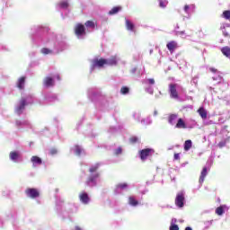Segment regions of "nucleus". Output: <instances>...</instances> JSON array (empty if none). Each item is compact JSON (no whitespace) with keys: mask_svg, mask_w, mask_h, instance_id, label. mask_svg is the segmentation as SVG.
I'll list each match as a JSON object with an SVG mask.
<instances>
[{"mask_svg":"<svg viewBox=\"0 0 230 230\" xmlns=\"http://www.w3.org/2000/svg\"><path fill=\"white\" fill-rule=\"evenodd\" d=\"M25 194L29 199H39L40 197V191H39V189L35 188H28L25 190Z\"/></svg>","mask_w":230,"mask_h":230,"instance_id":"obj_1","label":"nucleus"},{"mask_svg":"<svg viewBox=\"0 0 230 230\" xmlns=\"http://www.w3.org/2000/svg\"><path fill=\"white\" fill-rule=\"evenodd\" d=\"M26 105H28V102H27V101H26V98L22 97V98L19 101L18 106L15 108V112H16V114H18L19 116H21V114H22L24 109H26Z\"/></svg>","mask_w":230,"mask_h":230,"instance_id":"obj_2","label":"nucleus"},{"mask_svg":"<svg viewBox=\"0 0 230 230\" xmlns=\"http://www.w3.org/2000/svg\"><path fill=\"white\" fill-rule=\"evenodd\" d=\"M169 93L171 98L174 100H179V93L177 92V84H169Z\"/></svg>","mask_w":230,"mask_h":230,"instance_id":"obj_3","label":"nucleus"},{"mask_svg":"<svg viewBox=\"0 0 230 230\" xmlns=\"http://www.w3.org/2000/svg\"><path fill=\"white\" fill-rule=\"evenodd\" d=\"M184 193L179 192L175 198V206H177V208H184Z\"/></svg>","mask_w":230,"mask_h":230,"instance_id":"obj_4","label":"nucleus"},{"mask_svg":"<svg viewBox=\"0 0 230 230\" xmlns=\"http://www.w3.org/2000/svg\"><path fill=\"white\" fill-rule=\"evenodd\" d=\"M75 33L77 37H82V35H85V26L82 23H77L75 28Z\"/></svg>","mask_w":230,"mask_h":230,"instance_id":"obj_5","label":"nucleus"},{"mask_svg":"<svg viewBox=\"0 0 230 230\" xmlns=\"http://www.w3.org/2000/svg\"><path fill=\"white\" fill-rule=\"evenodd\" d=\"M79 200L83 204H89V202H91V198H89V194H87V192L83 191L79 194Z\"/></svg>","mask_w":230,"mask_h":230,"instance_id":"obj_6","label":"nucleus"},{"mask_svg":"<svg viewBox=\"0 0 230 230\" xmlns=\"http://www.w3.org/2000/svg\"><path fill=\"white\" fill-rule=\"evenodd\" d=\"M166 48L170 53H173V51L179 48V44L175 40H171L166 44Z\"/></svg>","mask_w":230,"mask_h":230,"instance_id":"obj_7","label":"nucleus"},{"mask_svg":"<svg viewBox=\"0 0 230 230\" xmlns=\"http://www.w3.org/2000/svg\"><path fill=\"white\" fill-rule=\"evenodd\" d=\"M93 67H103V66H107V59L100 58L94 59L93 62Z\"/></svg>","mask_w":230,"mask_h":230,"instance_id":"obj_8","label":"nucleus"},{"mask_svg":"<svg viewBox=\"0 0 230 230\" xmlns=\"http://www.w3.org/2000/svg\"><path fill=\"white\" fill-rule=\"evenodd\" d=\"M43 84L45 87H53V85H55V80H53L52 77L47 76L43 81Z\"/></svg>","mask_w":230,"mask_h":230,"instance_id":"obj_9","label":"nucleus"},{"mask_svg":"<svg viewBox=\"0 0 230 230\" xmlns=\"http://www.w3.org/2000/svg\"><path fill=\"white\" fill-rule=\"evenodd\" d=\"M31 162L32 163V164L34 166H40V164H42V158L37 156V155H33L31 158Z\"/></svg>","mask_w":230,"mask_h":230,"instance_id":"obj_10","label":"nucleus"},{"mask_svg":"<svg viewBox=\"0 0 230 230\" xmlns=\"http://www.w3.org/2000/svg\"><path fill=\"white\" fill-rule=\"evenodd\" d=\"M99 177H100V173L92 175L87 179L86 183L89 185L91 184V182H93V186H96V179H98Z\"/></svg>","mask_w":230,"mask_h":230,"instance_id":"obj_11","label":"nucleus"},{"mask_svg":"<svg viewBox=\"0 0 230 230\" xmlns=\"http://www.w3.org/2000/svg\"><path fill=\"white\" fill-rule=\"evenodd\" d=\"M207 175H208V167H204L199 176V184H202V182H204Z\"/></svg>","mask_w":230,"mask_h":230,"instance_id":"obj_12","label":"nucleus"},{"mask_svg":"<svg viewBox=\"0 0 230 230\" xmlns=\"http://www.w3.org/2000/svg\"><path fill=\"white\" fill-rule=\"evenodd\" d=\"M198 113L199 114L200 118H202V119H208V111L204 109V107H200L198 110Z\"/></svg>","mask_w":230,"mask_h":230,"instance_id":"obj_13","label":"nucleus"},{"mask_svg":"<svg viewBox=\"0 0 230 230\" xmlns=\"http://www.w3.org/2000/svg\"><path fill=\"white\" fill-rule=\"evenodd\" d=\"M152 155H155V150L152 148H146L145 149V158L152 157Z\"/></svg>","mask_w":230,"mask_h":230,"instance_id":"obj_14","label":"nucleus"},{"mask_svg":"<svg viewBox=\"0 0 230 230\" xmlns=\"http://www.w3.org/2000/svg\"><path fill=\"white\" fill-rule=\"evenodd\" d=\"M9 157H10L11 161L17 162V160L19 159V153L17 151H12L9 154Z\"/></svg>","mask_w":230,"mask_h":230,"instance_id":"obj_15","label":"nucleus"},{"mask_svg":"<svg viewBox=\"0 0 230 230\" xmlns=\"http://www.w3.org/2000/svg\"><path fill=\"white\" fill-rule=\"evenodd\" d=\"M26 82V77L22 76L21 77L17 82V87L18 89H24V84Z\"/></svg>","mask_w":230,"mask_h":230,"instance_id":"obj_16","label":"nucleus"},{"mask_svg":"<svg viewBox=\"0 0 230 230\" xmlns=\"http://www.w3.org/2000/svg\"><path fill=\"white\" fill-rule=\"evenodd\" d=\"M221 53H223L225 57H227V58H230V48L228 46L223 47Z\"/></svg>","mask_w":230,"mask_h":230,"instance_id":"obj_17","label":"nucleus"},{"mask_svg":"<svg viewBox=\"0 0 230 230\" xmlns=\"http://www.w3.org/2000/svg\"><path fill=\"white\" fill-rule=\"evenodd\" d=\"M176 128H187L186 122L182 119H179L176 123Z\"/></svg>","mask_w":230,"mask_h":230,"instance_id":"obj_18","label":"nucleus"},{"mask_svg":"<svg viewBox=\"0 0 230 230\" xmlns=\"http://www.w3.org/2000/svg\"><path fill=\"white\" fill-rule=\"evenodd\" d=\"M116 64H118V61L114 57L111 58L110 59H106V66H116Z\"/></svg>","mask_w":230,"mask_h":230,"instance_id":"obj_19","label":"nucleus"},{"mask_svg":"<svg viewBox=\"0 0 230 230\" xmlns=\"http://www.w3.org/2000/svg\"><path fill=\"white\" fill-rule=\"evenodd\" d=\"M126 28L128 30V31H134V23H132V22L129 20H126Z\"/></svg>","mask_w":230,"mask_h":230,"instance_id":"obj_20","label":"nucleus"},{"mask_svg":"<svg viewBox=\"0 0 230 230\" xmlns=\"http://www.w3.org/2000/svg\"><path fill=\"white\" fill-rule=\"evenodd\" d=\"M120 10V6H115L111 11H109V15H116V13H118V12H119Z\"/></svg>","mask_w":230,"mask_h":230,"instance_id":"obj_21","label":"nucleus"},{"mask_svg":"<svg viewBox=\"0 0 230 230\" xmlns=\"http://www.w3.org/2000/svg\"><path fill=\"white\" fill-rule=\"evenodd\" d=\"M192 146V143H191V140H186L184 142V150L185 152H188Z\"/></svg>","mask_w":230,"mask_h":230,"instance_id":"obj_22","label":"nucleus"},{"mask_svg":"<svg viewBox=\"0 0 230 230\" xmlns=\"http://www.w3.org/2000/svg\"><path fill=\"white\" fill-rule=\"evenodd\" d=\"M84 25L86 26V28H93L94 30V28H96V22H93V21H87Z\"/></svg>","mask_w":230,"mask_h":230,"instance_id":"obj_23","label":"nucleus"},{"mask_svg":"<svg viewBox=\"0 0 230 230\" xmlns=\"http://www.w3.org/2000/svg\"><path fill=\"white\" fill-rule=\"evenodd\" d=\"M175 119H177V114H171L168 119V122L170 125H173L175 123Z\"/></svg>","mask_w":230,"mask_h":230,"instance_id":"obj_24","label":"nucleus"},{"mask_svg":"<svg viewBox=\"0 0 230 230\" xmlns=\"http://www.w3.org/2000/svg\"><path fill=\"white\" fill-rule=\"evenodd\" d=\"M225 213L224 207L220 206L216 208V215H218L219 217H222V215Z\"/></svg>","mask_w":230,"mask_h":230,"instance_id":"obj_25","label":"nucleus"},{"mask_svg":"<svg viewBox=\"0 0 230 230\" xmlns=\"http://www.w3.org/2000/svg\"><path fill=\"white\" fill-rule=\"evenodd\" d=\"M41 53L43 55H51V53H53V50H51L48 48H43V49H41Z\"/></svg>","mask_w":230,"mask_h":230,"instance_id":"obj_26","label":"nucleus"},{"mask_svg":"<svg viewBox=\"0 0 230 230\" xmlns=\"http://www.w3.org/2000/svg\"><path fill=\"white\" fill-rule=\"evenodd\" d=\"M128 203L130 204V206H137L138 204L137 200H136L134 197H129Z\"/></svg>","mask_w":230,"mask_h":230,"instance_id":"obj_27","label":"nucleus"},{"mask_svg":"<svg viewBox=\"0 0 230 230\" xmlns=\"http://www.w3.org/2000/svg\"><path fill=\"white\" fill-rule=\"evenodd\" d=\"M98 168H100V164H95V165H93L90 169H89V172L90 173H94V172H98Z\"/></svg>","mask_w":230,"mask_h":230,"instance_id":"obj_28","label":"nucleus"},{"mask_svg":"<svg viewBox=\"0 0 230 230\" xmlns=\"http://www.w3.org/2000/svg\"><path fill=\"white\" fill-rule=\"evenodd\" d=\"M223 17L224 19H226V21H230V11L226 10L223 12Z\"/></svg>","mask_w":230,"mask_h":230,"instance_id":"obj_29","label":"nucleus"},{"mask_svg":"<svg viewBox=\"0 0 230 230\" xmlns=\"http://www.w3.org/2000/svg\"><path fill=\"white\" fill-rule=\"evenodd\" d=\"M120 93H121V94H128V93H130V89L127 86H123L120 89Z\"/></svg>","mask_w":230,"mask_h":230,"instance_id":"obj_30","label":"nucleus"},{"mask_svg":"<svg viewBox=\"0 0 230 230\" xmlns=\"http://www.w3.org/2000/svg\"><path fill=\"white\" fill-rule=\"evenodd\" d=\"M75 152L76 155H80L82 154V148L80 146H75Z\"/></svg>","mask_w":230,"mask_h":230,"instance_id":"obj_31","label":"nucleus"},{"mask_svg":"<svg viewBox=\"0 0 230 230\" xmlns=\"http://www.w3.org/2000/svg\"><path fill=\"white\" fill-rule=\"evenodd\" d=\"M128 187V185L127 183H119L117 185V188H119V190H125Z\"/></svg>","mask_w":230,"mask_h":230,"instance_id":"obj_32","label":"nucleus"},{"mask_svg":"<svg viewBox=\"0 0 230 230\" xmlns=\"http://www.w3.org/2000/svg\"><path fill=\"white\" fill-rule=\"evenodd\" d=\"M137 141H139V138H137V137H131L129 138V142L134 145L135 143H137Z\"/></svg>","mask_w":230,"mask_h":230,"instance_id":"obj_33","label":"nucleus"},{"mask_svg":"<svg viewBox=\"0 0 230 230\" xmlns=\"http://www.w3.org/2000/svg\"><path fill=\"white\" fill-rule=\"evenodd\" d=\"M166 4H168V2H164L163 0H159V6H160V8H166Z\"/></svg>","mask_w":230,"mask_h":230,"instance_id":"obj_34","label":"nucleus"},{"mask_svg":"<svg viewBox=\"0 0 230 230\" xmlns=\"http://www.w3.org/2000/svg\"><path fill=\"white\" fill-rule=\"evenodd\" d=\"M146 84H148L149 85H154V84H155V78H149L146 80Z\"/></svg>","mask_w":230,"mask_h":230,"instance_id":"obj_35","label":"nucleus"},{"mask_svg":"<svg viewBox=\"0 0 230 230\" xmlns=\"http://www.w3.org/2000/svg\"><path fill=\"white\" fill-rule=\"evenodd\" d=\"M60 8H67L69 6V4L67 2H61L59 4Z\"/></svg>","mask_w":230,"mask_h":230,"instance_id":"obj_36","label":"nucleus"},{"mask_svg":"<svg viewBox=\"0 0 230 230\" xmlns=\"http://www.w3.org/2000/svg\"><path fill=\"white\" fill-rule=\"evenodd\" d=\"M169 230H179V226L175 224H171Z\"/></svg>","mask_w":230,"mask_h":230,"instance_id":"obj_37","label":"nucleus"},{"mask_svg":"<svg viewBox=\"0 0 230 230\" xmlns=\"http://www.w3.org/2000/svg\"><path fill=\"white\" fill-rule=\"evenodd\" d=\"M226 145H227V142L226 140H223L218 143L219 148H224V146H226Z\"/></svg>","mask_w":230,"mask_h":230,"instance_id":"obj_38","label":"nucleus"},{"mask_svg":"<svg viewBox=\"0 0 230 230\" xmlns=\"http://www.w3.org/2000/svg\"><path fill=\"white\" fill-rule=\"evenodd\" d=\"M57 154H58L57 148L50 149V155H57Z\"/></svg>","mask_w":230,"mask_h":230,"instance_id":"obj_39","label":"nucleus"},{"mask_svg":"<svg viewBox=\"0 0 230 230\" xmlns=\"http://www.w3.org/2000/svg\"><path fill=\"white\" fill-rule=\"evenodd\" d=\"M140 158L142 159V161L145 160V149H142L140 151Z\"/></svg>","mask_w":230,"mask_h":230,"instance_id":"obj_40","label":"nucleus"},{"mask_svg":"<svg viewBox=\"0 0 230 230\" xmlns=\"http://www.w3.org/2000/svg\"><path fill=\"white\" fill-rule=\"evenodd\" d=\"M174 159H175V161H179V159H181L179 153L174 154Z\"/></svg>","mask_w":230,"mask_h":230,"instance_id":"obj_41","label":"nucleus"},{"mask_svg":"<svg viewBox=\"0 0 230 230\" xmlns=\"http://www.w3.org/2000/svg\"><path fill=\"white\" fill-rule=\"evenodd\" d=\"M188 10H190V5L186 4L184 6V12H186V13H188Z\"/></svg>","mask_w":230,"mask_h":230,"instance_id":"obj_42","label":"nucleus"},{"mask_svg":"<svg viewBox=\"0 0 230 230\" xmlns=\"http://www.w3.org/2000/svg\"><path fill=\"white\" fill-rule=\"evenodd\" d=\"M209 71H211V73H217V68L215 67H210Z\"/></svg>","mask_w":230,"mask_h":230,"instance_id":"obj_43","label":"nucleus"},{"mask_svg":"<svg viewBox=\"0 0 230 230\" xmlns=\"http://www.w3.org/2000/svg\"><path fill=\"white\" fill-rule=\"evenodd\" d=\"M223 35H224V37H229V33H227V32H223Z\"/></svg>","mask_w":230,"mask_h":230,"instance_id":"obj_44","label":"nucleus"},{"mask_svg":"<svg viewBox=\"0 0 230 230\" xmlns=\"http://www.w3.org/2000/svg\"><path fill=\"white\" fill-rule=\"evenodd\" d=\"M117 154H121V148H119V149L117 150Z\"/></svg>","mask_w":230,"mask_h":230,"instance_id":"obj_45","label":"nucleus"},{"mask_svg":"<svg viewBox=\"0 0 230 230\" xmlns=\"http://www.w3.org/2000/svg\"><path fill=\"white\" fill-rule=\"evenodd\" d=\"M75 230H82V228H80V226H75Z\"/></svg>","mask_w":230,"mask_h":230,"instance_id":"obj_46","label":"nucleus"},{"mask_svg":"<svg viewBox=\"0 0 230 230\" xmlns=\"http://www.w3.org/2000/svg\"><path fill=\"white\" fill-rule=\"evenodd\" d=\"M185 230H193L191 227H190V226H187L186 228H185Z\"/></svg>","mask_w":230,"mask_h":230,"instance_id":"obj_47","label":"nucleus"},{"mask_svg":"<svg viewBox=\"0 0 230 230\" xmlns=\"http://www.w3.org/2000/svg\"><path fill=\"white\" fill-rule=\"evenodd\" d=\"M150 94H154V90H151V91H150Z\"/></svg>","mask_w":230,"mask_h":230,"instance_id":"obj_48","label":"nucleus"},{"mask_svg":"<svg viewBox=\"0 0 230 230\" xmlns=\"http://www.w3.org/2000/svg\"><path fill=\"white\" fill-rule=\"evenodd\" d=\"M58 80H60V75H58Z\"/></svg>","mask_w":230,"mask_h":230,"instance_id":"obj_49","label":"nucleus"}]
</instances>
